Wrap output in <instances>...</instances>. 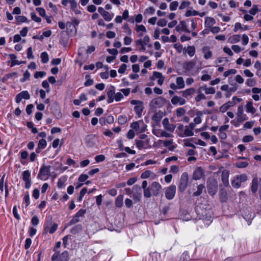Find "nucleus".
Listing matches in <instances>:
<instances>
[{"instance_id":"18","label":"nucleus","mask_w":261,"mask_h":261,"mask_svg":"<svg viewBox=\"0 0 261 261\" xmlns=\"http://www.w3.org/2000/svg\"><path fill=\"white\" fill-rule=\"evenodd\" d=\"M201 52L203 55L205 59L208 60L211 58L213 56V52L211 49L210 47L208 46H204L201 48Z\"/></svg>"},{"instance_id":"57","label":"nucleus","mask_w":261,"mask_h":261,"mask_svg":"<svg viewBox=\"0 0 261 261\" xmlns=\"http://www.w3.org/2000/svg\"><path fill=\"white\" fill-rule=\"evenodd\" d=\"M46 145H47V142L45 139H42L39 141V142L38 144V146H39V148H41L42 149H44L46 147Z\"/></svg>"},{"instance_id":"60","label":"nucleus","mask_w":261,"mask_h":261,"mask_svg":"<svg viewBox=\"0 0 261 261\" xmlns=\"http://www.w3.org/2000/svg\"><path fill=\"white\" fill-rule=\"evenodd\" d=\"M174 47L178 53H181L182 50L184 49L182 47V45L179 43H175L174 45Z\"/></svg>"},{"instance_id":"48","label":"nucleus","mask_w":261,"mask_h":261,"mask_svg":"<svg viewBox=\"0 0 261 261\" xmlns=\"http://www.w3.org/2000/svg\"><path fill=\"white\" fill-rule=\"evenodd\" d=\"M155 9L153 7H149L146 9L144 12V15H151L155 13Z\"/></svg>"},{"instance_id":"64","label":"nucleus","mask_w":261,"mask_h":261,"mask_svg":"<svg viewBox=\"0 0 261 261\" xmlns=\"http://www.w3.org/2000/svg\"><path fill=\"white\" fill-rule=\"evenodd\" d=\"M254 139V138L252 136H251V135H247V136H244L243 138V142H251Z\"/></svg>"},{"instance_id":"42","label":"nucleus","mask_w":261,"mask_h":261,"mask_svg":"<svg viewBox=\"0 0 261 261\" xmlns=\"http://www.w3.org/2000/svg\"><path fill=\"white\" fill-rule=\"evenodd\" d=\"M163 112L160 111L159 112L156 113L152 117V119L155 122H159L160 121L161 119L163 118Z\"/></svg>"},{"instance_id":"23","label":"nucleus","mask_w":261,"mask_h":261,"mask_svg":"<svg viewBox=\"0 0 261 261\" xmlns=\"http://www.w3.org/2000/svg\"><path fill=\"white\" fill-rule=\"evenodd\" d=\"M147 181L144 180L142 182V188L143 189V193L144 197L146 198H150L151 196V194L149 190V187H147Z\"/></svg>"},{"instance_id":"12","label":"nucleus","mask_w":261,"mask_h":261,"mask_svg":"<svg viewBox=\"0 0 261 261\" xmlns=\"http://www.w3.org/2000/svg\"><path fill=\"white\" fill-rule=\"evenodd\" d=\"M86 211L85 210H80L71 220L69 223V225H73L79 222L80 221V218L83 217L86 214Z\"/></svg>"},{"instance_id":"25","label":"nucleus","mask_w":261,"mask_h":261,"mask_svg":"<svg viewBox=\"0 0 261 261\" xmlns=\"http://www.w3.org/2000/svg\"><path fill=\"white\" fill-rule=\"evenodd\" d=\"M136 145L139 149H142L143 148H147V145L149 143V140H146L145 141H142L141 140H136Z\"/></svg>"},{"instance_id":"62","label":"nucleus","mask_w":261,"mask_h":261,"mask_svg":"<svg viewBox=\"0 0 261 261\" xmlns=\"http://www.w3.org/2000/svg\"><path fill=\"white\" fill-rule=\"evenodd\" d=\"M124 44L125 45H130L133 42V39L129 36H125L123 39Z\"/></svg>"},{"instance_id":"32","label":"nucleus","mask_w":261,"mask_h":261,"mask_svg":"<svg viewBox=\"0 0 261 261\" xmlns=\"http://www.w3.org/2000/svg\"><path fill=\"white\" fill-rule=\"evenodd\" d=\"M201 91H204L206 94H213L215 93V89L213 87H208L206 85L199 87Z\"/></svg>"},{"instance_id":"56","label":"nucleus","mask_w":261,"mask_h":261,"mask_svg":"<svg viewBox=\"0 0 261 261\" xmlns=\"http://www.w3.org/2000/svg\"><path fill=\"white\" fill-rule=\"evenodd\" d=\"M178 6V2L177 1H173L171 2L169 6V8L171 11H175L177 9Z\"/></svg>"},{"instance_id":"35","label":"nucleus","mask_w":261,"mask_h":261,"mask_svg":"<svg viewBox=\"0 0 261 261\" xmlns=\"http://www.w3.org/2000/svg\"><path fill=\"white\" fill-rule=\"evenodd\" d=\"M246 112L252 114H254L256 111V109L253 106L252 101H248L246 105Z\"/></svg>"},{"instance_id":"27","label":"nucleus","mask_w":261,"mask_h":261,"mask_svg":"<svg viewBox=\"0 0 261 261\" xmlns=\"http://www.w3.org/2000/svg\"><path fill=\"white\" fill-rule=\"evenodd\" d=\"M203 175V171L201 167L197 168L194 172L193 178L195 180L200 179Z\"/></svg>"},{"instance_id":"22","label":"nucleus","mask_w":261,"mask_h":261,"mask_svg":"<svg viewBox=\"0 0 261 261\" xmlns=\"http://www.w3.org/2000/svg\"><path fill=\"white\" fill-rule=\"evenodd\" d=\"M175 30L179 32L180 31L185 32L186 33H190V31L188 29V27L184 21H180L179 24L175 28Z\"/></svg>"},{"instance_id":"59","label":"nucleus","mask_w":261,"mask_h":261,"mask_svg":"<svg viewBox=\"0 0 261 261\" xmlns=\"http://www.w3.org/2000/svg\"><path fill=\"white\" fill-rule=\"evenodd\" d=\"M36 10L38 12V13L39 14V15L43 17H45L46 16V12H45V10L44 8H41V7H39V8H37L36 9Z\"/></svg>"},{"instance_id":"34","label":"nucleus","mask_w":261,"mask_h":261,"mask_svg":"<svg viewBox=\"0 0 261 261\" xmlns=\"http://www.w3.org/2000/svg\"><path fill=\"white\" fill-rule=\"evenodd\" d=\"M136 189L137 190H138L139 192H138L137 194H134L132 195V197L133 199L136 201H139L140 200L141 198L142 197V194L141 191V188L140 187L135 185L133 187V189Z\"/></svg>"},{"instance_id":"39","label":"nucleus","mask_w":261,"mask_h":261,"mask_svg":"<svg viewBox=\"0 0 261 261\" xmlns=\"http://www.w3.org/2000/svg\"><path fill=\"white\" fill-rule=\"evenodd\" d=\"M144 109L143 102L137 106H135L134 111L139 117L142 116V113Z\"/></svg>"},{"instance_id":"10","label":"nucleus","mask_w":261,"mask_h":261,"mask_svg":"<svg viewBox=\"0 0 261 261\" xmlns=\"http://www.w3.org/2000/svg\"><path fill=\"white\" fill-rule=\"evenodd\" d=\"M162 189V186L156 181H153L149 186V190L152 195L157 196L159 194Z\"/></svg>"},{"instance_id":"19","label":"nucleus","mask_w":261,"mask_h":261,"mask_svg":"<svg viewBox=\"0 0 261 261\" xmlns=\"http://www.w3.org/2000/svg\"><path fill=\"white\" fill-rule=\"evenodd\" d=\"M135 30L137 33V36L140 38L143 37L144 33L147 32L145 27L143 24H136Z\"/></svg>"},{"instance_id":"45","label":"nucleus","mask_w":261,"mask_h":261,"mask_svg":"<svg viewBox=\"0 0 261 261\" xmlns=\"http://www.w3.org/2000/svg\"><path fill=\"white\" fill-rule=\"evenodd\" d=\"M114 14L113 13H110L108 11H106L101 16L107 21H110L114 17Z\"/></svg>"},{"instance_id":"51","label":"nucleus","mask_w":261,"mask_h":261,"mask_svg":"<svg viewBox=\"0 0 261 261\" xmlns=\"http://www.w3.org/2000/svg\"><path fill=\"white\" fill-rule=\"evenodd\" d=\"M82 229V226L81 225H77L71 228L70 232L73 234H75L80 231Z\"/></svg>"},{"instance_id":"16","label":"nucleus","mask_w":261,"mask_h":261,"mask_svg":"<svg viewBox=\"0 0 261 261\" xmlns=\"http://www.w3.org/2000/svg\"><path fill=\"white\" fill-rule=\"evenodd\" d=\"M45 232H49L51 234L54 233L58 228V225L55 223L45 224L44 226Z\"/></svg>"},{"instance_id":"46","label":"nucleus","mask_w":261,"mask_h":261,"mask_svg":"<svg viewBox=\"0 0 261 261\" xmlns=\"http://www.w3.org/2000/svg\"><path fill=\"white\" fill-rule=\"evenodd\" d=\"M258 188V179L256 177L253 178L252 181L251 191L255 193L257 191Z\"/></svg>"},{"instance_id":"47","label":"nucleus","mask_w":261,"mask_h":261,"mask_svg":"<svg viewBox=\"0 0 261 261\" xmlns=\"http://www.w3.org/2000/svg\"><path fill=\"white\" fill-rule=\"evenodd\" d=\"M259 11L258 6L257 5H253L251 9L249 11L250 14L252 15H255Z\"/></svg>"},{"instance_id":"6","label":"nucleus","mask_w":261,"mask_h":261,"mask_svg":"<svg viewBox=\"0 0 261 261\" xmlns=\"http://www.w3.org/2000/svg\"><path fill=\"white\" fill-rule=\"evenodd\" d=\"M189 181L188 174L187 172H184L180 177L178 189L180 192L184 191L188 186Z\"/></svg>"},{"instance_id":"36","label":"nucleus","mask_w":261,"mask_h":261,"mask_svg":"<svg viewBox=\"0 0 261 261\" xmlns=\"http://www.w3.org/2000/svg\"><path fill=\"white\" fill-rule=\"evenodd\" d=\"M10 58L11 59V67H13L16 65H20L22 63H23V62H21V61H19L18 60H16V56H15V55L13 54H11L9 55Z\"/></svg>"},{"instance_id":"4","label":"nucleus","mask_w":261,"mask_h":261,"mask_svg":"<svg viewBox=\"0 0 261 261\" xmlns=\"http://www.w3.org/2000/svg\"><path fill=\"white\" fill-rule=\"evenodd\" d=\"M150 41V38L148 35L144 36L143 38H140L135 41L136 46H140V50L144 51L146 50V46L148 45Z\"/></svg>"},{"instance_id":"61","label":"nucleus","mask_w":261,"mask_h":261,"mask_svg":"<svg viewBox=\"0 0 261 261\" xmlns=\"http://www.w3.org/2000/svg\"><path fill=\"white\" fill-rule=\"evenodd\" d=\"M31 17L33 20L37 22H40L41 21V19L38 17L36 13L34 12H32L31 13Z\"/></svg>"},{"instance_id":"21","label":"nucleus","mask_w":261,"mask_h":261,"mask_svg":"<svg viewBox=\"0 0 261 261\" xmlns=\"http://www.w3.org/2000/svg\"><path fill=\"white\" fill-rule=\"evenodd\" d=\"M196 90L194 88H190L181 92L182 96L185 98H191L195 93Z\"/></svg>"},{"instance_id":"9","label":"nucleus","mask_w":261,"mask_h":261,"mask_svg":"<svg viewBox=\"0 0 261 261\" xmlns=\"http://www.w3.org/2000/svg\"><path fill=\"white\" fill-rule=\"evenodd\" d=\"M219 172H221V180L223 182V185L227 187L229 186V171L226 169H224L223 168H221L219 169Z\"/></svg>"},{"instance_id":"5","label":"nucleus","mask_w":261,"mask_h":261,"mask_svg":"<svg viewBox=\"0 0 261 261\" xmlns=\"http://www.w3.org/2000/svg\"><path fill=\"white\" fill-rule=\"evenodd\" d=\"M208 193L211 195L215 194L218 190V182L214 178L209 179L207 182Z\"/></svg>"},{"instance_id":"38","label":"nucleus","mask_w":261,"mask_h":261,"mask_svg":"<svg viewBox=\"0 0 261 261\" xmlns=\"http://www.w3.org/2000/svg\"><path fill=\"white\" fill-rule=\"evenodd\" d=\"M195 65V62L194 61H190L184 63L183 67L184 69L190 70L194 67Z\"/></svg>"},{"instance_id":"30","label":"nucleus","mask_w":261,"mask_h":261,"mask_svg":"<svg viewBox=\"0 0 261 261\" xmlns=\"http://www.w3.org/2000/svg\"><path fill=\"white\" fill-rule=\"evenodd\" d=\"M202 115L203 113L201 111H198L196 113V117L193 120V122L191 123L194 125V127H195L197 124H199L201 123Z\"/></svg>"},{"instance_id":"3","label":"nucleus","mask_w":261,"mask_h":261,"mask_svg":"<svg viewBox=\"0 0 261 261\" xmlns=\"http://www.w3.org/2000/svg\"><path fill=\"white\" fill-rule=\"evenodd\" d=\"M50 172V167L48 166H42L39 171V172L38 174V178H40L41 180H46L49 175Z\"/></svg>"},{"instance_id":"17","label":"nucleus","mask_w":261,"mask_h":261,"mask_svg":"<svg viewBox=\"0 0 261 261\" xmlns=\"http://www.w3.org/2000/svg\"><path fill=\"white\" fill-rule=\"evenodd\" d=\"M162 124L165 129L171 133H173L174 132L176 127L175 125L170 123L169 119L167 118L163 119Z\"/></svg>"},{"instance_id":"50","label":"nucleus","mask_w":261,"mask_h":261,"mask_svg":"<svg viewBox=\"0 0 261 261\" xmlns=\"http://www.w3.org/2000/svg\"><path fill=\"white\" fill-rule=\"evenodd\" d=\"M41 61L43 63H46L48 62L49 57L48 54L46 52H43L41 54L40 56Z\"/></svg>"},{"instance_id":"28","label":"nucleus","mask_w":261,"mask_h":261,"mask_svg":"<svg viewBox=\"0 0 261 261\" xmlns=\"http://www.w3.org/2000/svg\"><path fill=\"white\" fill-rule=\"evenodd\" d=\"M115 89L114 86H112L107 92L108 98L107 99L108 103L112 102L114 99Z\"/></svg>"},{"instance_id":"11","label":"nucleus","mask_w":261,"mask_h":261,"mask_svg":"<svg viewBox=\"0 0 261 261\" xmlns=\"http://www.w3.org/2000/svg\"><path fill=\"white\" fill-rule=\"evenodd\" d=\"M194 128V125L193 123H190L189 125L185 126L184 133L179 134V136L181 137L192 136L194 135L193 130Z\"/></svg>"},{"instance_id":"13","label":"nucleus","mask_w":261,"mask_h":261,"mask_svg":"<svg viewBox=\"0 0 261 261\" xmlns=\"http://www.w3.org/2000/svg\"><path fill=\"white\" fill-rule=\"evenodd\" d=\"M22 179L25 182V188L29 189L31 186V173L29 170H25L22 173Z\"/></svg>"},{"instance_id":"55","label":"nucleus","mask_w":261,"mask_h":261,"mask_svg":"<svg viewBox=\"0 0 261 261\" xmlns=\"http://www.w3.org/2000/svg\"><path fill=\"white\" fill-rule=\"evenodd\" d=\"M198 14H199V13L195 11V10H188L186 11V13H185V16L186 17H189V16H196V15H198Z\"/></svg>"},{"instance_id":"63","label":"nucleus","mask_w":261,"mask_h":261,"mask_svg":"<svg viewBox=\"0 0 261 261\" xmlns=\"http://www.w3.org/2000/svg\"><path fill=\"white\" fill-rule=\"evenodd\" d=\"M185 110L184 108H180L176 110V115L177 117H181L185 114Z\"/></svg>"},{"instance_id":"14","label":"nucleus","mask_w":261,"mask_h":261,"mask_svg":"<svg viewBox=\"0 0 261 261\" xmlns=\"http://www.w3.org/2000/svg\"><path fill=\"white\" fill-rule=\"evenodd\" d=\"M237 116L239 122H242L247 119L246 115L244 113V108L242 105L238 107Z\"/></svg>"},{"instance_id":"1","label":"nucleus","mask_w":261,"mask_h":261,"mask_svg":"<svg viewBox=\"0 0 261 261\" xmlns=\"http://www.w3.org/2000/svg\"><path fill=\"white\" fill-rule=\"evenodd\" d=\"M130 127L136 133L139 134L146 131L147 125L143 120H139L133 122L130 125Z\"/></svg>"},{"instance_id":"26","label":"nucleus","mask_w":261,"mask_h":261,"mask_svg":"<svg viewBox=\"0 0 261 261\" xmlns=\"http://www.w3.org/2000/svg\"><path fill=\"white\" fill-rule=\"evenodd\" d=\"M186 101L185 99L177 96H174L171 99V102L174 105L178 104L179 105H184L186 103Z\"/></svg>"},{"instance_id":"33","label":"nucleus","mask_w":261,"mask_h":261,"mask_svg":"<svg viewBox=\"0 0 261 261\" xmlns=\"http://www.w3.org/2000/svg\"><path fill=\"white\" fill-rule=\"evenodd\" d=\"M216 23V20L214 18L211 17H206L205 18V26L206 28H212Z\"/></svg>"},{"instance_id":"2","label":"nucleus","mask_w":261,"mask_h":261,"mask_svg":"<svg viewBox=\"0 0 261 261\" xmlns=\"http://www.w3.org/2000/svg\"><path fill=\"white\" fill-rule=\"evenodd\" d=\"M247 177L246 174H240L234 176L231 179V185L235 188L241 187V183L246 181Z\"/></svg>"},{"instance_id":"53","label":"nucleus","mask_w":261,"mask_h":261,"mask_svg":"<svg viewBox=\"0 0 261 261\" xmlns=\"http://www.w3.org/2000/svg\"><path fill=\"white\" fill-rule=\"evenodd\" d=\"M256 82L254 79H248L246 81V84L248 87H253L256 85Z\"/></svg>"},{"instance_id":"29","label":"nucleus","mask_w":261,"mask_h":261,"mask_svg":"<svg viewBox=\"0 0 261 261\" xmlns=\"http://www.w3.org/2000/svg\"><path fill=\"white\" fill-rule=\"evenodd\" d=\"M235 105L236 102L229 101L220 107V111L222 113H225L229 109V108L234 106Z\"/></svg>"},{"instance_id":"58","label":"nucleus","mask_w":261,"mask_h":261,"mask_svg":"<svg viewBox=\"0 0 261 261\" xmlns=\"http://www.w3.org/2000/svg\"><path fill=\"white\" fill-rule=\"evenodd\" d=\"M237 72V70L234 69H229V70H228L226 71H225L224 72V76L225 77H227L230 74H236V73Z\"/></svg>"},{"instance_id":"40","label":"nucleus","mask_w":261,"mask_h":261,"mask_svg":"<svg viewBox=\"0 0 261 261\" xmlns=\"http://www.w3.org/2000/svg\"><path fill=\"white\" fill-rule=\"evenodd\" d=\"M176 84L179 89H183L185 87V81L181 76H178L176 78Z\"/></svg>"},{"instance_id":"44","label":"nucleus","mask_w":261,"mask_h":261,"mask_svg":"<svg viewBox=\"0 0 261 261\" xmlns=\"http://www.w3.org/2000/svg\"><path fill=\"white\" fill-rule=\"evenodd\" d=\"M68 252L65 251L61 254L56 261H68Z\"/></svg>"},{"instance_id":"37","label":"nucleus","mask_w":261,"mask_h":261,"mask_svg":"<svg viewBox=\"0 0 261 261\" xmlns=\"http://www.w3.org/2000/svg\"><path fill=\"white\" fill-rule=\"evenodd\" d=\"M241 37L240 35H233L229 37L228 41L230 43L234 44L240 41Z\"/></svg>"},{"instance_id":"7","label":"nucleus","mask_w":261,"mask_h":261,"mask_svg":"<svg viewBox=\"0 0 261 261\" xmlns=\"http://www.w3.org/2000/svg\"><path fill=\"white\" fill-rule=\"evenodd\" d=\"M176 187L175 185H172L167 187L165 192V197L168 200L173 199L175 195Z\"/></svg>"},{"instance_id":"20","label":"nucleus","mask_w":261,"mask_h":261,"mask_svg":"<svg viewBox=\"0 0 261 261\" xmlns=\"http://www.w3.org/2000/svg\"><path fill=\"white\" fill-rule=\"evenodd\" d=\"M158 79V84L159 85H162L164 80L165 77L163 75L162 73L157 71H154L152 75V79Z\"/></svg>"},{"instance_id":"24","label":"nucleus","mask_w":261,"mask_h":261,"mask_svg":"<svg viewBox=\"0 0 261 261\" xmlns=\"http://www.w3.org/2000/svg\"><path fill=\"white\" fill-rule=\"evenodd\" d=\"M141 178L142 179L149 178L151 180H153L156 178V175L150 170H146L141 174Z\"/></svg>"},{"instance_id":"8","label":"nucleus","mask_w":261,"mask_h":261,"mask_svg":"<svg viewBox=\"0 0 261 261\" xmlns=\"http://www.w3.org/2000/svg\"><path fill=\"white\" fill-rule=\"evenodd\" d=\"M165 103V99L162 97L153 98L149 103L150 107L157 108L162 107Z\"/></svg>"},{"instance_id":"52","label":"nucleus","mask_w":261,"mask_h":261,"mask_svg":"<svg viewBox=\"0 0 261 261\" xmlns=\"http://www.w3.org/2000/svg\"><path fill=\"white\" fill-rule=\"evenodd\" d=\"M248 163L247 162H239L235 164V166L238 168H244L248 165Z\"/></svg>"},{"instance_id":"54","label":"nucleus","mask_w":261,"mask_h":261,"mask_svg":"<svg viewBox=\"0 0 261 261\" xmlns=\"http://www.w3.org/2000/svg\"><path fill=\"white\" fill-rule=\"evenodd\" d=\"M203 188H204V186L202 185H198L197 186V191L193 193V196H197L200 195L202 192V190H203Z\"/></svg>"},{"instance_id":"49","label":"nucleus","mask_w":261,"mask_h":261,"mask_svg":"<svg viewBox=\"0 0 261 261\" xmlns=\"http://www.w3.org/2000/svg\"><path fill=\"white\" fill-rule=\"evenodd\" d=\"M15 19L18 23H21L22 22H28V18L24 16H17L15 17Z\"/></svg>"},{"instance_id":"41","label":"nucleus","mask_w":261,"mask_h":261,"mask_svg":"<svg viewBox=\"0 0 261 261\" xmlns=\"http://www.w3.org/2000/svg\"><path fill=\"white\" fill-rule=\"evenodd\" d=\"M202 91L199 88L197 90V95L195 97V100L196 102H199L202 99H206V96L202 93Z\"/></svg>"},{"instance_id":"15","label":"nucleus","mask_w":261,"mask_h":261,"mask_svg":"<svg viewBox=\"0 0 261 261\" xmlns=\"http://www.w3.org/2000/svg\"><path fill=\"white\" fill-rule=\"evenodd\" d=\"M30 95L28 91H23L18 94L15 97V101L17 103L20 102L22 99H29Z\"/></svg>"},{"instance_id":"43","label":"nucleus","mask_w":261,"mask_h":261,"mask_svg":"<svg viewBox=\"0 0 261 261\" xmlns=\"http://www.w3.org/2000/svg\"><path fill=\"white\" fill-rule=\"evenodd\" d=\"M123 204V196L119 195L115 200V205L118 207H121Z\"/></svg>"},{"instance_id":"31","label":"nucleus","mask_w":261,"mask_h":261,"mask_svg":"<svg viewBox=\"0 0 261 261\" xmlns=\"http://www.w3.org/2000/svg\"><path fill=\"white\" fill-rule=\"evenodd\" d=\"M184 50H185V54L187 53L191 57H193L196 52L195 47L193 45H189L187 47H185Z\"/></svg>"}]
</instances>
